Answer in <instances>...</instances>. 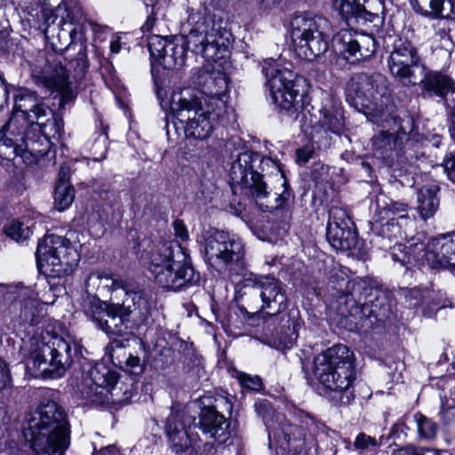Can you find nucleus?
I'll return each mask as SVG.
<instances>
[{
  "label": "nucleus",
  "instance_id": "nucleus-6",
  "mask_svg": "<svg viewBox=\"0 0 455 455\" xmlns=\"http://www.w3.org/2000/svg\"><path fill=\"white\" fill-rule=\"evenodd\" d=\"M347 98L358 111L372 118L383 117L393 108L387 78L377 72L354 74L347 84Z\"/></svg>",
  "mask_w": 455,
  "mask_h": 455
},
{
  "label": "nucleus",
  "instance_id": "nucleus-22",
  "mask_svg": "<svg viewBox=\"0 0 455 455\" xmlns=\"http://www.w3.org/2000/svg\"><path fill=\"white\" fill-rule=\"evenodd\" d=\"M230 422L215 407L205 406L201 409L197 419L193 418V427L198 428L206 437L218 444L226 443L230 436Z\"/></svg>",
  "mask_w": 455,
  "mask_h": 455
},
{
  "label": "nucleus",
  "instance_id": "nucleus-7",
  "mask_svg": "<svg viewBox=\"0 0 455 455\" xmlns=\"http://www.w3.org/2000/svg\"><path fill=\"white\" fill-rule=\"evenodd\" d=\"M168 104L172 113L182 124L186 138L196 140H207L227 116L200 104L188 91L172 92Z\"/></svg>",
  "mask_w": 455,
  "mask_h": 455
},
{
  "label": "nucleus",
  "instance_id": "nucleus-56",
  "mask_svg": "<svg viewBox=\"0 0 455 455\" xmlns=\"http://www.w3.org/2000/svg\"><path fill=\"white\" fill-rule=\"evenodd\" d=\"M417 455H444L445 452L440 450L416 446Z\"/></svg>",
  "mask_w": 455,
  "mask_h": 455
},
{
  "label": "nucleus",
  "instance_id": "nucleus-29",
  "mask_svg": "<svg viewBox=\"0 0 455 455\" xmlns=\"http://www.w3.org/2000/svg\"><path fill=\"white\" fill-rule=\"evenodd\" d=\"M418 84L423 93L445 99L449 93L455 92V81L447 74L428 70L422 66Z\"/></svg>",
  "mask_w": 455,
  "mask_h": 455
},
{
  "label": "nucleus",
  "instance_id": "nucleus-47",
  "mask_svg": "<svg viewBox=\"0 0 455 455\" xmlns=\"http://www.w3.org/2000/svg\"><path fill=\"white\" fill-rule=\"evenodd\" d=\"M118 363L120 367L134 375L141 374L145 368L144 363L141 362L140 358L131 354L126 355L124 361L120 360Z\"/></svg>",
  "mask_w": 455,
  "mask_h": 455
},
{
  "label": "nucleus",
  "instance_id": "nucleus-39",
  "mask_svg": "<svg viewBox=\"0 0 455 455\" xmlns=\"http://www.w3.org/2000/svg\"><path fill=\"white\" fill-rule=\"evenodd\" d=\"M125 308L128 315L137 312L141 320H146L152 308V302L143 291H132L126 293V298L121 305Z\"/></svg>",
  "mask_w": 455,
  "mask_h": 455
},
{
  "label": "nucleus",
  "instance_id": "nucleus-51",
  "mask_svg": "<svg viewBox=\"0 0 455 455\" xmlns=\"http://www.w3.org/2000/svg\"><path fill=\"white\" fill-rule=\"evenodd\" d=\"M443 165L448 179L451 182L455 183V153L447 156L444 159Z\"/></svg>",
  "mask_w": 455,
  "mask_h": 455
},
{
  "label": "nucleus",
  "instance_id": "nucleus-17",
  "mask_svg": "<svg viewBox=\"0 0 455 455\" xmlns=\"http://www.w3.org/2000/svg\"><path fill=\"white\" fill-rule=\"evenodd\" d=\"M194 84L202 95L201 98L194 97L197 102L217 112L228 114L229 82L225 73L201 69L194 77Z\"/></svg>",
  "mask_w": 455,
  "mask_h": 455
},
{
  "label": "nucleus",
  "instance_id": "nucleus-3",
  "mask_svg": "<svg viewBox=\"0 0 455 455\" xmlns=\"http://www.w3.org/2000/svg\"><path fill=\"white\" fill-rule=\"evenodd\" d=\"M148 268L157 283L175 291L200 282V274L195 270L186 249L175 242L154 245L148 254Z\"/></svg>",
  "mask_w": 455,
  "mask_h": 455
},
{
  "label": "nucleus",
  "instance_id": "nucleus-2",
  "mask_svg": "<svg viewBox=\"0 0 455 455\" xmlns=\"http://www.w3.org/2000/svg\"><path fill=\"white\" fill-rule=\"evenodd\" d=\"M271 162L270 158L258 152H242L232 164L229 172L233 193L254 199L263 212L283 209L291 197V190L284 182L283 192L275 194L273 200H269L270 193L260 172L264 171V164Z\"/></svg>",
  "mask_w": 455,
  "mask_h": 455
},
{
  "label": "nucleus",
  "instance_id": "nucleus-57",
  "mask_svg": "<svg viewBox=\"0 0 455 455\" xmlns=\"http://www.w3.org/2000/svg\"><path fill=\"white\" fill-rule=\"evenodd\" d=\"M393 455H417L415 445H406L395 450Z\"/></svg>",
  "mask_w": 455,
  "mask_h": 455
},
{
  "label": "nucleus",
  "instance_id": "nucleus-8",
  "mask_svg": "<svg viewBox=\"0 0 455 455\" xmlns=\"http://www.w3.org/2000/svg\"><path fill=\"white\" fill-rule=\"evenodd\" d=\"M42 17L44 22L39 29L55 52L61 53L82 40L80 25L84 15L80 8H70L65 3L58 4L54 9L44 6Z\"/></svg>",
  "mask_w": 455,
  "mask_h": 455
},
{
  "label": "nucleus",
  "instance_id": "nucleus-64",
  "mask_svg": "<svg viewBox=\"0 0 455 455\" xmlns=\"http://www.w3.org/2000/svg\"><path fill=\"white\" fill-rule=\"evenodd\" d=\"M425 159H426V158H425V156H424V155H421V156H420V157H419V156H417V157H416V162H415V164H416L417 162H419V163L417 164V167H418V168H420V163H422L423 161H425Z\"/></svg>",
  "mask_w": 455,
  "mask_h": 455
},
{
  "label": "nucleus",
  "instance_id": "nucleus-31",
  "mask_svg": "<svg viewBox=\"0 0 455 455\" xmlns=\"http://www.w3.org/2000/svg\"><path fill=\"white\" fill-rule=\"evenodd\" d=\"M373 287L371 281L366 278L356 277L346 283L345 290L338 296V307L347 309L353 302L361 303L372 295Z\"/></svg>",
  "mask_w": 455,
  "mask_h": 455
},
{
  "label": "nucleus",
  "instance_id": "nucleus-54",
  "mask_svg": "<svg viewBox=\"0 0 455 455\" xmlns=\"http://www.w3.org/2000/svg\"><path fill=\"white\" fill-rule=\"evenodd\" d=\"M69 176H70V168L65 163L62 164L60 167L58 172V179L56 185H60V183H69Z\"/></svg>",
  "mask_w": 455,
  "mask_h": 455
},
{
  "label": "nucleus",
  "instance_id": "nucleus-16",
  "mask_svg": "<svg viewBox=\"0 0 455 455\" xmlns=\"http://www.w3.org/2000/svg\"><path fill=\"white\" fill-rule=\"evenodd\" d=\"M83 311L97 329L108 335L123 336L127 333L128 314L120 304H108L98 297H90L83 304Z\"/></svg>",
  "mask_w": 455,
  "mask_h": 455
},
{
  "label": "nucleus",
  "instance_id": "nucleus-44",
  "mask_svg": "<svg viewBox=\"0 0 455 455\" xmlns=\"http://www.w3.org/2000/svg\"><path fill=\"white\" fill-rule=\"evenodd\" d=\"M381 212H383L385 217L388 220H390V218L397 219V222H399V220H408V205L403 203L391 202L382 209Z\"/></svg>",
  "mask_w": 455,
  "mask_h": 455
},
{
  "label": "nucleus",
  "instance_id": "nucleus-10",
  "mask_svg": "<svg viewBox=\"0 0 455 455\" xmlns=\"http://www.w3.org/2000/svg\"><path fill=\"white\" fill-rule=\"evenodd\" d=\"M327 27L328 21L322 16L311 12L296 14L291 21V37L296 54L309 61L323 55L329 48L324 31Z\"/></svg>",
  "mask_w": 455,
  "mask_h": 455
},
{
  "label": "nucleus",
  "instance_id": "nucleus-33",
  "mask_svg": "<svg viewBox=\"0 0 455 455\" xmlns=\"http://www.w3.org/2000/svg\"><path fill=\"white\" fill-rule=\"evenodd\" d=\"M371 231L375 235V244L383 250L391 248L390 243L402 236V228L395 218L387 219L386 222L376 219L371 223Z\"/></svg>",
  "mask_w": 455,
  "mask_h": 455
},
{
  "label": "nucleus",
  "instance_id": "nucleus-62",
  "mask_svg": "<svg viewBox=\"0 0 455 455\" xmlns=\"http://www.w3.org/2000/svg\"><path fill=\"white\" fill-rule=\"evenodd\" d=\"M144 1V4L147 7L148 6H151L152 9H151V12H156V9H157V6L155 3V0H143Z\"/></svg>",
  "mask_w": 455,
  "mask_h": 455
},
{
  "label": "nucleus",
  "instance_id": "nucleus-32",
  "mask_svg": "<svg viewBox=\"0 0 455 455\" xmlns=\"http://www.w3.org/2000/svg\"><path fill=\"white\" fill-rule=\"evenodd\" d=\"M440 188L436 184L424 185L417 192L416 210L424 221L433 218L440 205L438 193Z\"/></svg>",
  "mask_w": 455,
  "mask_h": 455
},
{
  "label": "nucleus",
  "instance_id": "nucleus-55",
  "mask_svg": "<svg viewBox=\"0 0 455 455\" xmlns=\"http://www.w3.org/2000/svg\"><path fill=\"white\" fill-rule=\"evenodd\" d=\"M11 41L9 38V32L6 29L0 31V51H9L11 47Z\"/></svg>",
  "mask_w": 455,
  "mask_h": 455
},
{
  "label": "nucleus",
  "instance_id": "nucleus-12",
  "mask_svg": "<svg viewBox=\"0 0 455 455\" xmlns=\"http://www.w3.org/2000/svg\"><path fill=\"white\" fill-rule=\"evenodd\" d=\"M243 302L255 312L267 311L268 315L283 312L287 306V296L282 282L270 275H251L244 280Z\"/></svg>",
  "mask_w": 455,
  "mask_h": 455
},
{
  "label": "nucleus",
  "instance_id": "nucleus-26",
  "mask_svg": "<svg viewBox=\"0 0 455 455\" xmlns=\"http://www.w3.org/2000/svg\"><path fill=\"white\" fill-rule=\"evenodd\" d=\"M62 124L53 117L51 108L43 103L36 104L30 108V132L38 131L43 137L40 143L44 148L38 149L41 153H45L50 148V140L55 139L61 132Z\"/></svg>",
  "mask_w": 455,
  "mask_h": 455
},
{
  "label": "nucleus",
  "instance_id": "nucleus-30",
  "mask_svg": "<svg viewBox=\"0 0 455 455\" xmlns=\"http://www.w3.org/2000/svg\"><path fill=\"white\" fill-rule=\"evenodd\" d=\"M419 60V56L390 54L387 63L394 77L405 86H413L418 84L419 80L415 74L416 70H421V67L424 66Z\"/></svg>",
  "mask_w": 455,
  "mask_h": 455
},
{
  "label": "nucleus",
  "instance_id": "nucleus-59",
  "mask_svg": "<svg viewBox=\"0 0 455 455\" xmlns=\"http://www.w3.org/2000/svg\"><path fill=\"white\" fill-rule=\"evenodd\" d=\"M21 285V283H16V284H10V285H4L3 283H0V292L3 296H4L6 293H13L15 292V290L18 289Z\"/></svg>",
  "mask_w": 455,
  "mask_h": 455
},
{
  "label": "nucleus",
  "instance_id": "nucleus-58",
  "mask_svg": "<svg viewBox=\"0 0 455 455\" xmlns=\"http://www.w3.org/2000/svg\"><path fill=\"white\" fill-rule=\"evenodd\" d=\"M92 455H119V452L115 445H109Z\"/></svg>",
  "mask_w": 455,
  "mask_h": 455
},
{
  "label": "nucleus",
  "instance_id": "nucleus-37",
  "mask_svg": "<svg viewBox=\"0 0 455 455\" xmlns=\"http://www.w3.org/2000/svg\"><path fill=\"white\" fill-rule=\"evenodd\" d=\"M320 116L317 120L313 122L311 120L312 129L315 132H319L320 129L330 131L333 133L339 134L342 132L345 126V120L342 114L335 108L319 110Z\"/></svg>",
  "mask_w": 455,
  "mask_h": 455
},
{
  "label": "nucleus",
  "instance_id": "nucleus-63",
  "mask_svg": "<svg viewBox=\"0 0 455 455\" xmlns=\"http://www.w3.org/2000/svg\"><path fill=\"white\" fill-rule=\"evenodd\" d=\"M283 0H262V3L267 6V7H271L273 5H275L279 3H281Z\"/></svg>",
  "mask_w": 455,
  "mask_h": 455
},
{
  "label": "nucleus",
  "instance_id": "nucleus-52",
  "mask_svg": "<svg viewBox=\"0 0 455 455\" xmlns=\"http://www.w3.org/2000/svg\"><path fill=\"white\" fill-rule=\"evenodd\" d=\"M314 148L311 145H306L296 151L297 160L299 163L306 164L313 157Z\"/></svg>",
  "mask_w": 455,
  "mask_h": 455
},
{
  "label": "nucleus",
  "instance_id": "nucleus-20",
  "mask_svg": "<svg viewBox=\"0 0 455 455\" xmlns=\"http://www.w3.org/2000/svg\"><path fill=\"white\" fill-rule=\"evenodd\" d=\"M334 42L336 49L351 64L366 60L376 52L375 39L367 33L343 30L336 36Z\"/></svg>",
  "mask_w": 455,
  "mask_h": 455
},
{
  "label": "nucleus",
  "instance_id": "nucleus-38",
  "mask_svg": "<svg viewBox=\"0 0 455 455\" xmlns=\"http://www.w3.org/2000/svg\"><path fill=\"white\" fill-rule=\"evenodd\" d=\"M125 308L128 315L137 312L141 320H146L152 308V302L143 291H132L126 293V298L121 305Z\"/></svg>",
  "mask_w": 455,
  "mask_h": 455
},
{
  "label": "nucleus",
  "instance_id": "nucleus-9",
  "mask_svg": "<svg viewBox=\"0 0 455 455\" xmlns=\"http://www.w3.org/2000/svg\"><path fill=\"white\" fill-rule=\"evenodd\" d=\"M80 256L71 241L55 234H47L38 241L36 261L38 271L51 277L70 275Z\"/></svg>",
  "mask_w": 455,
  "mask_h": 455
},
{
  "label": "nucleus",
  "instance_id": "nucleus-24",
  "mask_svg": "<svg viewBox=\"0 0 455 455\" xmlns=\"http://www.w3.org/2000/svg\"><path fill=\"white\" fill-rule=\"evenodd\" d=\"M38 62L40 64L36 65L32 70V77L35 84L48 90L60 92L62 100L68 98L71 91L67 70L61 66L52 68L46 60L42 59Z\"/></svg>",
  "mask_w": 455,
  "mask_h": 455
},
{
  "label": "nucleus",
  "instance_id": "nucleus-5",
  "mask_svg": "<svg viewBox=\"0 0 455 455\" xmlns=\"http://www.w3.org/2000/svg\"><path fill=\"white\" fill-rule=\"evenodd\" d=\"M30 339V377L42 379H54L64 376L72 362L71 345L62 337L49 331H38Z\"/></svg>",
  "mask_w": 455,
  "mask_h": 455
},
{
  "label": "nucleus",
  "instance_id": "nucleus-49",
  "mask_svg": "<svg viewBox=\"0 0 455 455\" xmlns=\"http://www.w3.org/2000/svg\"><path fill=\"white\" fill-rule=\"evenodd\" d=\"M238 380L242 387L253 391H259L262 387L261 379L258 376L240 373L238 375Z\"/></svg>",
  "mask_w": 455,
  "mask_h": 455
},
{
  "label": "nucleus",
  "instance_id": "nucleus-25",
  "mask_svg": "<svg viewBox=\"0 0 455 455\" xmlns=\"http://www.w3.org/2000/svg\"><path fill=\"white\" fill-rule=\"evenodd\" d=\"M375 291L377 294L374 299H367L361 301V303L353 302L351 307L347 309L338 307L339 314L344 317H353L355 324H358L359 321H369V324L372 325L377 321L386 317L390 310V307L383 303L386 299L385 294L379 291Z\"/></svg>",
  "mask_w": 455,
  "mask_h": 455
},
{
  "label": "nucleus",
  "instance_id": "nucleus-18",
  "mask_svg": "<svg viewBox=\"0 0 455 455\" xmlns=\"http://www.w3.org/2000/svg\"><path fill=\"white\" fill-rule=\"evenodd\" d=\"M422 238V243L415 244L413 252L418 259H424V264L433 268L455 267V233L441 235L428 239Z\"/></svg>",
  "mask_w": 455,
  "mask_h": 455
},
{
  "label": "nucleus",
  "instance_id": "nucleus-1",
  "mask_svg": "<svg viewBox=\"0 0 455 455\" xmlns=\"http://www.w3.org/2000/svg\"><path fill=\"white\" fill-rule=\"evenodd\" d=\"M181 28L186 35L172 37L152 35L148 37L151 58L165 69L180 68L188 50L207 61L216 62L228 54L231 34L216 23L201 2L186 0Z\"/></svg>",
  "mask_w": 455,
  "mask_h": 455
},
{
  "label": "nucleus",
  "instance_id": "nucleus-53",
  "mask_svg": "<svg viewBox=\"0 0 455 455\" xmlns=\"http://www.w3.org/2000/svg\"><path fill=\"white\" fill-rule=\"evenodd\" d=\"M40 140H43V137L37 138V140H33V141H32V139L30 138V163L32 162V158H36V161L39 160L37 157V155H39L40 157H44L48 152V151H46L45 153L43 154L38 151V149H42L44 148V146H42L39 141Z\"/></svg>",
  "mask_w": 455,
  "mask_h": 455
},
{
  "label": "nucleus",
  "instance_id": "nucleus-13",
  "mask_svg": "<svg viewBox=\"0 0 455 455\" xmlns=\"http://www.w3.org/2000/svg\"><path fill=\"white\" fill-rule=\"evenodd\" d=\"M24 95L15 96L13 113L9 122L0 130V157L10 159L12 156L27 157V134L28 115L25 107Z\"/></svg>",
  "mask_w": 455,
  "mask_h": 455
},
{
  "label": "nucleus",
  "instance_id": "nucleus-45",
  "mask_svg": "<svg viewBox=\"0 0 455 455\" xmlns=\"http://www.w3.org/2000/svg\"><path fill=\"white\" fill-rule=\"evenodd\" d=\"M390 54L404 56H419L417 48L411 41L403 37H395L393 42V49Z\"/></svg>",
  "mask_w": 455,
  "mask_h": 455
},
{
  "label": "nucleus",
  "instance_id": "nucleus-40",
  "mask_svg": "<svg viewBox=\"0 0 455 455\" xmlns=\"http://www.w3.org/2000/svg\"><path fill=\"white\" fill-rule=\"evenodd\" d=\"M411 423H414L417 430V437L419 441H432L438 433V425L431 419L426 417L420 412L413 414L411 419L407 418Z\"/></svg>",
  "mask_w": 455,
  "mask_h": 455
},
{
  "label": "nucleus",
  "instance_id": "nucleus-46",
  "mask_svg": "<svg viewBox=\"0 0 455 455\" xmlns=\"http://www.w3.org/2000/svg\"><path fill=\"white\" fill-rule=\"evenodd\" d=\"M300 327L301 323L298 319H290L287 325L289 332L280 338V344L285 347H291L298 339Z\"/></svg>",
  "mask_w": 455,
  "mask_h": 455
},
{
  "label": "nucleus",
  "instance_id": "nucleus-41",
  "mask_svg": "<svg viewBox=\"0 0 455 455\" xmlns=\"http://www.w3.org/2000/svg\"><path fill=\"white\" fill-rule=\"evenodd\" d=\"M361 0H333V7L340 16L349 24H357V16L360 14Z\"/></svg>",
  "mask_w": 455,
  "mask_h": 455
},
{
  "label": "nucleus",
  "instance_id": "nucleus-36",
  "mask_svg": "<svg viewBox=\"0 0 455 455\" xmlns=\"http://www.w3.org/2000/svg\"><path fill=\"white\" fill-rule=\"evenodd\" d=\"M383 22V0H361L360 14L357 16V24H371L374 28H379L382 26Z\"/></svg>",
  "mask_w": 455,
  "mask_h": 455
},
{
  "label": "nucleus",
  "instance_id": "nucleus-42",
  "mask_svg": "<svg viewBox=\"0 0 455 455\" xmlns=\"http://www.w3.org/2000/svg\"><path fill=\"white\" fill-rule=\"evenodd\" d=\"M75 199V190L70 183L56 185L54 191V204L58 211L68 209Z\"/></svg>",
  "mask_w": 455,
  "mask_h": 455
},
{
  "label": "nucleus",
  "instance_id": "nucleus-43",
  "mask_svg": "<svg viewBox=\"0 0 455 455\" xmlns=\"http://www.w3.org/2000/svg\"><path fill=\"white\" fill-rule=\"evenodd\" d=\"M28 228H24V223L20 220H12L4 226V233L7 237L16 243H23L28 238Z\"/></svg>",
  "mask_w": 455,
  "mask_h": 455
},
{
  "label": "nucleus",
  "instance_id": "nucleus-15",
  "mask_svg": "<svg viewBox=\"0 0 455 455\" xmlns=\"http://www.w3.org/2000/svg\"><path fill=\"white\" fill-rule=\"evenodd\" d=\"M118 374L103 363L91 367L83 378L80 393L84 400L88 403L102 405L109 403H118L116 387Z\"/></svg>",
  "mask_w": 455,
  "mask_h": 455
},
{
  "label": "nucleus",
  "instance_id": "nucleus-34",
  "mask_svg": "<svg viewBox=\"0 0 455 455\" xmlns=\"http://www.w3.org/2000/svg\"><path fill=\"white\" fill-rule=\"evenodd\" d=\"M85 292L87 294L84 303L90 300V297L103 296L105 292H108L111 288L119 287V283L111 275L102 271L92 272L86 278L84 283Z\"/></svg>",
  "mask_w": 455,
  "mask_h": 455
},
{
  "label": "nucleus",
  "instance_id": "nucleus-60",
  "mask_svg": "<svg viewBox=\"0 0 455 455\" xmlns=\"http://www.w3.org/2000/svg\"><path fill=\"white\" fill-rule=\"evenodd\" d=\"M156 12H153L148 15L145 24L142 27L144 30L149 31L153 28L156 22Z\"/></svg>",
  "mask_w": 455,
  "mask_h": 455
},
{
  "label": "nucleus",
  "instance_id": "nucleus-14",
  "mask_svg": "<svg viewBox=\"0 0 455 455\" xmlns=\"http://www.w3.org/2000/svg\"><path fill=\"white\" fill-rule=\"evenodd\" d=\"M202 252L204 260L212 266H243L244 243L240 237L228 232L214 230L205 234Z\"/></svg>",
  "mask_w": 455,
  "mask_h": 455
},
{
  "label": "nucleus",
  "instance_id": "nucleus-50",
  "mask_svg": "<svg viewBox=\"0 0 455 455\" xmlns=\"http://www.w3.org/2000/svg\"><path fill=\"white\" fill-rule=\"evenodd\" d=\"M172 226L176 238L183 242L188 241L189 239V233L188 228L182 220L176 219L172 222Z\"/></svg>",
  "mask_w": 455,
  "mask_h": 455
},
{
  "label": "nucleus",
  "instance_id": "nucleus-61",
  "mask_svg": "<svg viewBox=\"0 0 455 455\" xmlns=\"http://www.w3.org/2000/svg\"><path fill=\"white\" fill-rule=\"evenodd\" d=\"M121 50V44L119 40H114L110 44V51L113 53H118Z\"/></svg>",
  "mask_w": 455,
  "mask_h": 455
},
{
  "label": "nucleus",
  "instance_id": "nucleus-23",
  "mask_svg": "<svg viewBox=\"0 0 455 455\" xmlns=\"http://www.w3.org/2000/svg\"><path fill=\"white\" fill-rule=\"evenodd\" d=\"M193 417L180 412H172L167 419L166 433L172 450L178 455H187L191 449Z\"/></svg>",
  "mask_w": 455,
  "mask_h": 455
},
{
  "label": "nucleus",
  "instance_id": "nucleus-28",
  "mask_svg": "<svg viewBox=\"0 0 455 455\" xmlns=\"http://www.w3.org/2000/svg\"><path fill=\"white\" fill-rule=\"evenodd\" d=\"M268 436L272 435L283 449L299 454L305 446V431L302 427L281 420L278 426H268Z\"/></svg>",
  "mask_w": 455,
  "mask_h": 455
},
{
  "label": "nucleus",
  "instance_id": "nucleus-11",
  "mask_svg": "<svg viewBox=\"0 0 455 455\" xmlns=\"http://www.w3.org/2000/svg\"><path fill=\"white\" fill-rule=\"evenodd\" d=\"M262 73L267 78V85L272 102L281 111L294 114L298 110L304 78L287 68H281L274 60H265Z\"/></svg>",
  "mask_w": 455,
  "mask_h": 455
},
{
  "label": "nucleus",
  "instance_id": "nucleus-19",
  "mask_svg": "<svg viewBox=\"0 0 455 455\" xmlns=\"http://www.w3.org/2000/svg\"><path fill=\"white\" fill-rule=\"evenodd\" d=\"M409 1L417 13L436 20L432 26L435 36L441 40H450L451 22L455 20V0Z\"/></svg>",
  "mask_w": 455,
  "mask_h": 455
},
{
  "label": "nucleus",
  "instance_id": "nucleus-4",
  "mask_svg": "<svg viewBox=\"0 0 455 455\" xmlns=\"http://www.w3.org/2000/svg\"><path fill=\"white\" fill-rule=\"evenodd\" d=\"M314 375L327 395L337 405H347L354 397L351 390L355 379L353 353L345 345H335L314 361Z\"/></svg>",
  "mask_w": 455,
  "mask_h": 455
},
{
  "label": "nucleus",
  "instance_id": "nucleus-27",
  "mask_svg": "<svg viewBox=\"0 0 455 455\" xmlns=\"http://www.w3.org/2000/svg\"><path fill=\"white\" fill-rule=\"evenodd\" d=\"M395 127V132L381 131L371 139L372 150L374 155L385 160H388L394 153L401 148L403 138L407 136L408 131L411 129L410 120L406 121V126L398 116L391 118Z\"/></svg>",
  "mask_w": 455,
  "mask_h": 455
},
{
  "label": "nucleus",
  "instance_id": "nucleus-21",
  "mask_svg": "<svg viewBox=\"0 0 455 455\" xmlns=\"http://www.w3.org/2000/svg\"><path fill=\"white\" fill-rule=\"evenodd\" d=\"M326 238L331 247L336 250L347 251L355 246L357 237L353 228V222L341 208L330 209Z\"/></svg>",
  "mask_w": 455,
  "mask_h": 455
},
{
  "label": "nucleus",
  "instance_id": "nucleus-48",
  "mask_svg": "<svg viewBox=\"0 0 455 455\" xmlns=\"http://www.w3.org/2000/svg\"><path fill=\"white\" fill-rule=\"evenodd\" d=\"M380 445L376 438L366 435L365 433H359L353 443L354 449L357 451H365L371 448H376Z\"/></svg>",
  "mask_w": 455,
  "mask_h": 455
},
{
  "label": "nucleus",
  "instance_id": "nucleus-35",
  "mask_svg": "<svg viewBox=\"0 0 455 455\" xmlns=\"http://www.w3.org/2000/svg\"><path fill=\"white\" fill-rule=\"evenodd\" d=\"M422 238H424V234L421 233L409 240L407 245L397 244L395 243L392 251L389 252L391 259L406 267L413 264L424 266V259H418L412 250L415 244L422 243Z\"/></svg>",
  "mask_w": 455,
  "mask_h": 455
}]
</instances>
